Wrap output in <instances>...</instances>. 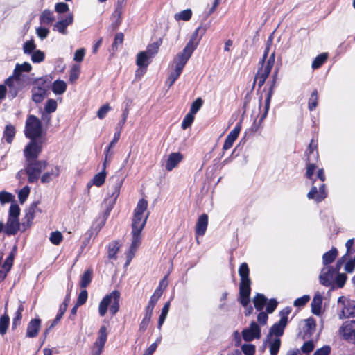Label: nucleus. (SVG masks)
<instances>
[{
	"label": "nucleus",
	"instance_id": "26",
	"mask_svg": "<svg viewBox=\"0 0 355 355\" xmlns=\"http://www.w3.org/2000/svg\"><path fill=\"white\" fill-rule=\"evenodd\" d=\"M146 223H147L146 218H144L142 221L139 220L135 221V218H132V224H131V228H132L131 234L141 238V232L144 229Z\"/></svg>",
	"mask_w": 355,
	"mask_h": 355
},
{
	"label": "nucleus",
	"instance_id": "11",
	"mask_svg": "<svg viewBox=\"0 0 355 355\" xmlns=\"http://www.w3.org/2000/svg\"><path fill=\"white\" fill-rule=\"evenodd\" d=\"M168 285L167 280V275H165L159 282V286L156 288L153 295L150 296L148 303L146 308L150 309L153 311L156 304L159 299L163 294L164 290H165Z\"/></svg>",
	"mask_w": 355,
	"mask_h": 355
},
{
	"label": "nucleus",
	"instance_id": "40",
	"mask_svg": "<svg viewBox=\"0 0 355 355\" xmlns=\"http://www.w3.org/2000/svg\"><path fill=\"white\" fill-rule=\"evenodd\" d=\"M162 44V38L159 37L155 42L148 44L145 51L151 57L153 58L159 51V49Z\"/></svg>",
	"mask_w": 355,
	"mask_h": 355
},
{
	"label": "nucleus",
	"instance_id": "43",
	"mask_svg": "<svg viewBox=\"0 0 355 355\" xmlns=\"http://www.w3.org/2000/svg\"><path fill=\"white\" fill-rule=\"evenodd\" d=\"M60 175V167L56 166L54 169L51 171L45 172L41 176V182L43 184L49 183L51 180V177L57 178Z\"/></svg>",
	"mask_w": 355,
	"mask_h": 355
},
{
	"label": "nucleus",
	"instance_id": "14",
	"mask_svg": "<svg viewBox=\"0 0 355 355\" xmlns=\"http://www.w3.org/2000/svg\"><path fill=\"white\" fill-rule=\"evenodd\" d=\"M339 333L345 340L353 338L355 343V320L345 321L340 327Z\"/></svg>",
	"mask_w": 355,
	"mask_h": 355
},
{
	"label": "nucleus",
	"instance_id": "23",
	"mask_svg": "<svg viewBox=\"0 0 355 355\" xmlns=\"http://www.w3.org/2000/svg\"><path fill=\"white\" fill-rule=\"evenodd\" d=\"M338 256V250L337 248L332 246L329 250L324 252L322 255L323 268H325V270H327V267L331 266V263L335 261Z\"/></svg>",
	"mask_w": 355,
	"mask_h": 355
},
{
	"label": "nucleus",
	"instance_id": "16",
	"mask_svg": "<svg viewBox=\"0 0 355 355\" xmlns=\"http://www.w3.org/2000/svg\"><path fill=\"white\" fill-rule=\"evenodd\" d=\"M322 302V295L319 291L315 292L311 304V311L313 315L320 317L323 314Z\"/></svg>",
	"mask_w": 355,
	"mask_h": 355
},
{
	"label": "nucleus",
	"instance_id": "52",
	"mask_svg": "<svg viewBox=\"0 0 355 355\" xmlns=\"http://www.w3.org/2000/svg\"><path fill=\"white\" fill-rule=\"evenodd\" d=\"M31 192V187L28 185L23 187L18 192V198L19 203L24 205L29 196Z\"/></svg>",
	"mask_w": 355,
	"mask_h": 355
},
{
	"label": "nucleus",
	"instance_id": "12",
	"mask_svg": "<svg viewBox=\"0 0 355 355\" xmlns=\"http://www.w3.org/2000/svg\"><path fill=\"white\" fill-rule=\"evenodd\" d=\"M73 23V15L68 13L65 17L59 19L53 26V31H57L62 35L67 34V27Z\"/></svg>",
	"mask_w": 355,
	"mask_h": 355
},
{
	"label": "nucleus",
	"instance_id": "8",
	"mask_svg": "<svg viewBox=\"0 0 355 355\" xmlns=\"http://www.w3.org/2000/svg\"><path fill=\"white\" fill-rule=\"evenodd\" d=\"M202 27V22L200 23V26L196 28L193 33L191 34L189 42L186 44L183 49L178 53L184 55L187 59H190L194 51L197 49L199 45L200 37V31Z\"/></svg>",
	"mask_w": 355,
	"mask_h": 355
},
{
	"label": "nucleus",
	"instance_id": "9",
	"mask_svg": "<svg viewBox=\"0 0 355 355\" xmlns=\"http://www.w3.org/2000/svg\"><path fill=\"white\" fill-rule=\"evenodd\" d=\"M107 329L104 324L100 327L98 331V336L96 341L93 344L91 355H101L103 351L104 347L107 340Z\"/></svg>",
	"mask_w": 355,
	"mask_h": 355
},
{
	"label": "nucleus",
	"instance_id": "24",
	"mask_svg": "<svg viewBox=\"0 0 355 355\" xmlns=\"http://www.w3.org/2000/svg\"><path fill=\"white\" fill-rule=\"evenodd\" d=\"M148 200H146L145 198H141L138 200L137 206L133 211L132 218H135V221H137V220H142V216L144 213L146 211L148 208Z\"/></svg>",
	"mask_w": 355,
	"mask_h": 355
},
{
	"label": "nucleus",
	"instance_id": "58",
	"mask_svg": "<svg viewBox=\"0 0 355 355\" xmlns=\"http://www.w3.org/2000/svg\"><path fill=\"white\" fill-rule=\"evenodd\" d=\"M195 119V115L191 112H188L184 117L182 123L181 128L182 130H187L190 128L193 123Z\"/></svg>",
	"mask_w": 355,
	"mask_h": 355
},
{
	"label": "nucleus",
	"instance_id": "6",
	"mask_svg": "<svg viewBox=\"0 0 355 355\" xmlns=\"http://www.w3.org/2000/svg\"><path fill=\"white\" fill-rule=\"evenodd\" d=\"M347 259L346 255H343L337 260L334 266L327 267V270L325 271V268H322L318 277L320 284L324 286H329L331 284V276H334V273L340 272Z\"/></svg>",
	"mask_w": 355,
	"mask_h": 355
},
{
	"label": "nucleus",
	"instance_id": "32",
	"mask_svg": "<svg viewBox=\"0 0 355 355\" xmlns=\"http://www.w3.org/2000/svg\"><path fill=\"white\" fill-rule=\"evenodd\" d=\"M153 312V311L150 310V309L145 308L144 315L139 326V331L141 332V334L144 333L146 331L148 326L150 322Z\"/></svg>",
	"mask_w": 355,
	"mask_h": 355
},
{
	"label": "nucleus",
	"instance_id": "34",
	"mask_svg": "<svg viewBox=\"0 0 355 355\" xmlns=\"http://www.w3.org/2000/svg\"><path fill=\"white\" fill-rule=\"evenodd\" d=\"M305 328L304 329V333L305 336H311L316 329V320L311 316L307 319H305Z\"/></svg>",
	"mask_w": 355,
	"mask_h": 355
},
{
	"label": "nucleus",
	"instance_id": "20",
	"mask_svg": "<svg viewBox=\"0 0 355 355\" xmlns=\"http://www.w3.org/2000/svg\"><path fill=\"white\" fill-rule=\"evenodd\" d=\"M49 89H51V86H46L44 88L40 87V89L36 90L35 86H33L31 89V99L36 103L39 104L43 101V100L48 96Z\"/></svg>",
	"mask_w": 355,
	"mask_h": 355
},
{
	"label": "nucleus",
	"instance_id": "18",
	"mask_svg": "<svg viewBox=\"0 0 355 355\" xmlns=\"http://www.w3.org/2000/svg\"><path fill=\"white\" fill-rule=\"evenodd\" d=\"M348 279V276L345 272L334 273V276H331V284L329 285L330 291L335 289L343 288Z\"/></svg>",
	"mask_w": 355,
	"mask_h": 355
},
{
	"label": "nucleus",
	"instance_id": "10",
	"mask_svg": "<svg viewBox=\"0 0 355 355\" xmlns=\"http://www.w3.org/2000/svg\"><path fill=\"white\" fill-rule=\"evenodd\" d=\"M243 339L245 342H251L261 337V328L254 320H252L248 327L241 331Z\"/></svg>",
	"mask_w": 355,
	"mask_h": 355
},
{
	"label": "nucleus",
	"instance_id": "47",
	"mask_svg": "<svg viewBox=\"0 0 355 355\" xmlns=\"http://www.w3.org/2000/svg\"><path fill=\"white\" fill-rule=\"evenodd\" d=\"M10 325V317L5 312L0 316V334L4 336L8 329Z\"/></svg>",
	"mask_w": 355,
	"mask_h": 355
},
{
	"label": "nucleus",
	"instance_id": "35",
	"mask_svg": "<svg viewBox=\"0 0 355 355\" xmlns=\"http://www.w3.org/2000/svg\"><path fill=\"white\" fill-rule=\"evenodd\" d=\"M124 179L117 178L116 182L114 186V191L110 195V198L108 200V202L115 205L117 198L120 195L121 188L123 184Z\"/></svg>",
	"mask_w": 355,
	"mask_h": 355
},
{
	"label": "nucleus",
	"instance_id": "27",
	"mask_svg": "<svg viewBox=\"0 0 355 355\" xmlns=\"http://www.w3.org/2000/svg\"><path fill=\"white\" fill-rule=\"evenodd\" d=\"M93 269L89 268L80 275L79 282L80 288H86L91 284L93 279Z\"/></svg>",
	"mask_w": 355,
	"mask_h": 355
},
{
	"label": "nucleus",
	"instance_id": "29",
	"mask_svg": "<svg viewBox=\"0 0 355 355\" xmlns=\"http://www.w3.org/2000/svg\"><path fill=\"white\" fill-rule=\"evenodd\" d=\"M151 57L144 51H139L137 55L136 64L139 67L147 68L151 62Z\"/></svg>",
	"mask_w": 355,
	"mask_h": 355
},
{
	"label": "nucleus",
	"instance_id": "63",
	"mask_svg": "<svg viewBox=\"0 0 355 355\" xmlns=\"http://www.w3.org/2000/svg\"><path fill=\"white\" fill-rule=\"evenodd\" d=\"M15 200V196L8 191H0V203L5 205L6 203L12 202Z\"/></svg>",
	"mask_w": 355,
	"mask_h": 355
},
{
	"label": "nucleus",
	"instance_id": "19",
	"mask_svg": "<svg viewBox=\"0 0 355 355\" xmlns=\"http://www.w3.org/2000/svg\"><path fill=\"white\" fill-rule=\"evenodd\" d=\"M5 228V234L8 236L16 235L19 231L21 230L19 219L8 218Z\"/></svg>",
	"mask_w": 355,
	"mask_h": 355
},
{
	"label": "nucleus",
	"instance_id": "31",
	"mask_svg": "<svg viewBox=\"0 0 355 355\" xmlns=\"http://www.w3.org/2000/svg\"><path fill=\"white\" fill-rule=\"evenodd\" d=\"M18 247L16 244H15L12 247L11 250L10 251L8 257L6 258L3 265L2 268H7L8 270H11L13 265H14V261L15 258L17 253Z\"/></svg>",
	"mask_w": 355,
	"mask_h": 355
},
{
	"label": "nucleus",
	"instance_id": "38",
	"mask_svg": "<svg viewBox=\"0 0 355 355\" xmlns=\"http://www.w3.org/2000/svg\"><path fill=\"white\" fill-rule=\"evenodd\" d=\"M285 329L280 323L276 322L269 329V333L267 335L268 339H271L272 335L275 336L276 338L281 337L283 336Z\"/></svg>",
	"mask_w": 355,
	"mask_h": 355
},
{
	"label": "nucleus",
	"instance_id": "41",
	"mask_svg": "<svg viewBox=\"0 0 355 355\" xmlns=\"http://www.w3.org/2000/svg\"><path fill=\"white\" fill-rule=\"evenodd\" d=\"M311 157H306V172H305V177L308 180H313V175L315 172V170L317 169L318 166L315 163L311 162Z\"/></svg>",
	"mask_w": 355,
	"mask_h": 355
},
{
	"label": "nucleus",
	"instance_id": "56",
	"mask_svg": "<svg viewBox=\"0 0 355 355\" xmlns=\"http://www.w3.org/2000/svg\"><path fill=\"white\" fill-rule=\"evenodd\" d=\"M53 79V76L51 74H47L41 76L39 84L35 86L36 90L40 89V87L44 88L46 86H51V83Z\"/></svg>",
	"mask_w": 355,
	"mask_h": 355
},
{
	"label": "nucleus",
	"instance_id": "60",
	"mask_svg": "<svg viewBox=\"0 0 355 355\" xmlns=\"http://www.w3.org/2000/svg\"><path fill=\"white\" fill-rule=\"evenodd\" d=\"M63 240V235L60 231L51 232L49 236V241L55 245H58Z\"/></svg>",
	"mask_w": 355,
	"mask_h": 355
},
{
	"label": "nucleus",
	"instance_id": "21",
	"mask_svg": "<svg viewBox=\"0 0 355 355\" xmlns=\"http://www.w3.org/2000/svg\"><path fill=\"white\" fill-rule=\"evenodd\" d=\"M141 242V238L137 237L135 235H132V241L130 246L126 252V260L124 263V267H127L130 265L132 259L135 257V252L137 251Z\"/></svg>",
	"mask_w": 355,
	"mask_h": 355
},
{
	"label": "nucleus",
	"instance_id": "59",
	"mask_svg": "<svg viewBox=\"0 0 355 355\" xmlns=\"http://www.w3.org/2000/svg\"><path fill=\"white\" fill-rule=\"evenodd\" d=\"M311 296L309 295H304L294 300L293 306L297 309H301L306 306V304L309 302Z\"/></svg>",
	"mask_w": 355,
	"mask_h": 355
},
{
	"label": "nucleus",
	"instance_id": "4",
	"mask_svg": "<svg viewBox=\"0 0 355 355\" xmlns=\"http://www.w3.org/2000/svg\"><path fill=\"white\" fill-rule=\"evenodd\" d=\"M28 75L15 70L12 75L6 78V83L9 85L8 98L10 100L17 96L19 92L24 88L25 84L28 85Z\"/></svg>",
	"mask_w": 355,
	"mask_h": 355
},
{
	"label": "nucleus",
	"instance_id": "45",
	"mask_svg": "<svg viewBox=\"0 0 355 355\" xmlns=\"http://www.w3.org/2000/svg\"><path fill=\"white\" fill-rule=\"evenodd\" d=\"M193 12L191 8H187L183 10L178 13H175L174 15V19L177 21H188L192 17Z\"/></svg>",
	"mask_w": 355,
	"mask_h": 355
},
{
	"label": "nucleus",
	"instance_id": "37",
	"mask_svg": "<svg viewBox=\"0 0 355 355\" xmlns=\"http://www.w3.org/2000/svg\"><path fill=\"white\" fill-rule=\"evenodd\" d=\"M64 315V314H62L60 311H58L55 318L51 322V324L44 330L41 337V338H42V345L45 342L49 331L60 322Z\"/></svg>",
	"mask_w": 355,
	"mask_h": 355
},
{
	"label": "nucleus",
	"instance_id": "50",
	"mask_svg": "<svg viewBox=\"0 0 355 355\" xmlns=\"http://www.w3.org/2000/svg\"><path fill=\"white\" fill-rule=\"evenodd\" d=\"M80 74V66L78 64H74L69 71V82L73 83L79 78Z\"/></svg>",
	"mask_w": 355,
	"mask_h": 355
},
{
	"label": "nucleus",
	"instance_id": "22",
	"mask_svg": "<svg viewBox=\"0 0 355 355\" xmlns=\"http://www.w3.org/2000/svg\"><path fill=\"white\" fill-rule=\"evenodd\" d=\"M183 159V155L180 152L171 153L168 156L166 162L165 168L168 171H171L178 166L180 162Z\"/></svg>",
	"mask_w": 355,
	"mask_h": 355
},
{
	"label": "nucleus",
	"instance_id": "51",
	"mask_svg": "<svg viewBox=\"0 0 355 355\" xmlns=\"http://www.w3.org/2000/svg\"><path fill=\"white\" fill-rule=\"evenodd\" d=\"M31 60L34 64H40L45 59V53L40 50L36 49L32 54L30 55Z\"/></svg>",
	"mask_w": 355,
	"mask_h": 355
},
{
	"label": "nucleus",
	"instance_id": "13",
	"mask_svg": "<svg viewBox=\"0 0 355 355\" xmlns=\"http://www.w3.org/2000/svg\"><path fill=\"white\" fill-rule=\"evenodd\" d=\"M42 323V320L38 315L32 318L27 324L26 338H36L40 331Z\"/></svg>",
	"mask_w": 355,
	"mask_h": 355
},
{
	"label": "nucleus",
	"instance_id": "57",
	"mask_svg": "<svg viewBox=\"0 0 355 355\" xmlns=\"http://www.w3.org/2000/svg\"><path fill=\"white\" fill-rule=\"evenodd\" d=\"M24 308L23 304L21 302L15 313V315L12 318V323L18 326H19L21 324V320L23 316L22 313L24 311Z\"/></svg>",
	"mask_w": 355,
	"mask_h": 355
},
{
	"label": "nucleus",
	"instance_id": "1",
	"mask_svg": "<svg viewBox=\"0 0 355 355\" xmlns=\"http://www.w3.org/2000/svg\"><path fill=\"white\" fill-rule=\"evenodd\" d=\"M29 139L23 150L25 158L24 172L28 175V182L33 184L39 180L42 172L46 168L48 162L44 159H38L42 152L45 138Z\"/></svg>",
	"mask_w": 355,
	"mask_h": 355
},
{
	"label": "nucleus",
	"instance_id": "46",
	"mask_svg": "<svg viewBox=\"0 0 355 355\" xmlns=\"http://www.w3.org/2000/svg\"><path fill=\"white\" fill-rule=\"evenodd\" d=\"M21 209L16 200H13L8 210V218L19 219Z\"/></svg>",
	"mask_w": 355,
	"mask_h": 355
},
{
	"label": "nucleus",
	"instance_id": "39",
	"mask_svg": "<svg viewBox=\"0 0 355 355\" xmlns=\"http://www.w3.org/2000/svg\"><path fill=\"white\" fill-rule=\"evenodd\" d=\"M114 207V205L110 202L107 203L105 209L103 212V216L100 218L101 220L96 227V230H97V232H99L101 230V228L105 225L106 220L108 218L110 212L113 209Z\"/></svg>",
	"mask_w": 355,
	"mask_h": 355
},
{
	"label": "nucleus",
	"instance_id": "28",
	"mask_svg": "<svg viewBox=\"0 0 355 355\" xmlns=\"http://www.w3.org/2000/svg\"><path fill=\"white\" fill-rule=\"evenodd\" d=\"M107 258L112 260L117 259V254L120 250V245L117 240H114L107 245Z\"/></svg>",
	"mask_w": 355,
	"mask_h": 355
},
{
	"label": "nucleus",
	"instance_id": "5",
	"mask_svg": "<svg viewBox=\"0 0 355 355\" xmlns=\"http://www.w3.org/2000/svg\"><path fill=\"white\" fill-rule=\"evenodd\" d=\"M114 142H116L115 139H114V141L111 142L110 145H107L105 147L104 150L105 157L102 164V169L100 172L95 174L92 179H91L90 181L87 182L86 187L87 193H89L90 188L93 185L100 187L105 183L107 174L106 168L110 164V159H107V153L110 148H111L114 145Z\"/></svg>",
	"mask_w": 355,
	"mask_h": 355
},
{
	"label": "nucleus",
	"instance_id": "3",
	"mask_svg": "<svg viewBox=\"0 0 355 355\" xmlns=\"http://www.w3.org/2000/svg\"><path fill=\"white\" fill-rule=\"evenodd\" d=\"M47 128H44L40 119L33 114H29L26 119L24 135L27 139L45 138Z\"/></svg>",
	"mask_w": 355,
	"mask_h": 355
},
{
	"label": "nucleus",
	"instance_id": "62",
	"mask_svg": "<svg viewBox=\"0 0 355 355\" xmlns=\"http://www.w3.org/2000/svg\"><path fill=\"white\" fill-rule=\"evenodd\" d=\"M124 40V34L122 32L116 33L114 41L112 44L111 49L113 53L118 50V46L121 44Z\"/></svg>",
	"mask_w": 355,
	"mask_h": 355
},
{
	"label": "nucleus",
	"instance_id": "49",
	"mask_svg": "<svg viewBox=\"0 0 355 355\" xmlns=\"http://www.w3.org/2000/svg\"><path fill=\"white\" fill-rule=\"evenodd\" d=\"M281 347V339L279 338H275L273 340L270 339L269 344V349L270 355H277Z\"/></svg>",
	"mask_w": 355,
	"mask_h": 355
},
{
	"label": "nucleus",
	"instance_id": "42",
	"mask_svg": "<svg viewBox=\"0 0 355 355\" xmlns=\"http://www.w3.org/2000/svg\"><path fill=\"white\" fill-rule=\"evenodd\" d=\"M55 19L52 12L49 9H45L40 16V23L41 24L51 25Z\"/></svg>",
	"mask_w": 355,
	"mask_h": 355
},
{
	"label": "nucleus",
	"instance_id": "55",
	"mask_svg": "<svg viewBox=\"0 0 355 355\" xmlns=\"http://www.w3.org/2000/svg\"><path fill=\"white\" fill-rule=\"evenodd\" d=\"M57 107V101L53 98H48L44 104L43 112H47V114H51L56 111Z\"/></svg>",
	"mask_w": 355,
	"mask_h": 355
},
{
	"label": "nucleus",
	"instance_id": "36",
	"mask_svg": "<svg viewBox=\"0 0 355 355\" xmlns=\"http://www.w3.org/2000/svg\"><path fill=\"white\" fill-rule=\"evenodd\" d=\"M328 58L329 53L327 52L318 54L312 62V69L313 70L320 69L327 61Z\"/></svg>",
	"mask_w": 355,
	"mask_h": 355
},
{
	"label": "nucleus",
	"instance_id": "30",
	"mask_svg": "<svg viewBox=\"0 0 355 355\" xmlns=\"http://www.w3.org/2000/svg\"><path fill=\"white\" fill-rule=\"evenodd\" d=\"M254 309L257 311H263L268 302V298L263 293H257L252 299Z\"/></svg>",
	"mask_w": 355,
	"mask_h": 355
},
{
	"label": "nucleus",
	"instance_id": "53",
	"mask_svg": "<svg viewBox=\"0 0 355 355\" xmlns=\"http://www.w3.org/2000/svg\"><path fill=\"white\" fill-rule=\"evenodd\" d=\"M318 104V90L315 89L311 94L308 101V108L310 111H313Z\"/></svg>",
	"mask_w": 355,
	"mask_h": 355
},
{
	"label": "nucleus",
	"instance_id": "7",
	"mask_svg": "<svg viewBox=\"0 0 355 355\" xmlns=\"http://www.w3.org/2000/svg\"><path fill=\"white\" fill-rule=\"evenodd\" d=\"M189 60V59H187L186 56L180 53H178L174 58L173 61L175 64V69L169 73L166 81V85L168 86V89L173 85L175 82L180 77Z\"/></svg>",
	"mask_w": 355,
	"mask_h": 355
},
{
	"label": "nucleus",
	"instance_id": "17",
	"mask_svg": "<svg viewBox=\"0 0 355 355\" xmlns=\"http://www.w3.org/2000/svg\"><path fill=\"white\" fill-rule=\"evenodd\" d=\"M209 217L205 213L200 214L196 221L195 234L196 236H204L208 226Z\"/></svg>",
	"mask_w": 355,
	"mask_h": 355
},
{
	"label": "nucleus",
	"instance_id": "33",
	"mask_svg": "<svg viewBox=\"0 0 355 355\" xmlns=\"http://www.w3.org/2000/svg\"><path fill=\"white\" fill-rule=\"evenodd\" d=\"M15 127L13 125L9 123L7 124L4 128L3 137L7 144H11L15 138Z\"/></svg>",
	"mask_w": 355,
	"mask_h": 355
},
{
	"label": "nucleus",
	"instance_id": "48",
	"mask_svg": "<svg viewBox=\"0 0 355 355\" xmlns=\"http://www.w3.org/2000/svg\"><path fill=\"white\" fill-rule=\"evenodd\" d=\"M250 291H239L238 302L243 307H246L250 302Z\"/></svg>",
	"mask_w": 355,
	"mask_h": 355
},
{
	"label": "nucleus",
	"instance_id": "2",
	"mask_svg": "<svg viewBox=\"0 0 355 355\" xmlns=\"http://www.w3.org/2000/svg\"><path fill=\"white\" fill-rule=\"evenodd\" d=\"M121 293L119 291L114 289L111 293L105 295L101 300L98 306L99 315L103 317L108 309L112 316L115 315L120 309Z\"/></svg>",
	"mask_w": 355,
	"mask_h": 355
},
{
	"label": "nucleus",
	"instance_id": "61",
	"mask_svg": "<svg viewBox=\"0 0 355 355\" xmlns=\"http://www.w3.org/2000/svg\"><path fill=\"white\" fill-rule=\"evenodd\" d=\"M55 11L59 15L69 13V6L68 3L64 1L58 2L54 6Z\"/></svg>",
	"mask_w": 355,
	"mask_h": 355
},
{
	"label": "nucleus",
	"instance_id": "54",
	"mask_svg": "<svg viewBox=\"0 0 355 355\" xmlns=\"http://www.w3.org/2000/svg\"><path fill=\"white\" fill-rule=\"evenodd\" d=\"M204 103V101L201 97L196 98L191 104L189 112L196 115L201 109Z\"/></svg>",
	"mask_w": 355,
	"mask_h": 355
},
{
	"label": "nucleus",
	"instance_id": "64",
	"mask_svg": "<svg viewBox=\"0 0 355 355\" xmlns=\"http://www.w3.org/2000/svg\"><path fill=\"white\" fill-rule=\"evenodd\" d=\"M241 349L245 355H254L256 353V346L252 343H243Z\"/></svg>",
	"mask_w": 355,
	"mask_h": 355
},
{
	"label": "nucleus",
	"instance_id": "15",
	"mask_svg": "<svg viewBox=\"0 0 355 355\" xmlns=\"http://www.w3.org/2000/svg\"><path fill=\"white\" fill-rule=\"evenodd\" d=\"M241 130V122H238L235 127L227 135L223 146V150H227L232 147L234 141L238 138Z\"/></svg>",
	"mask_w": 355,
	"mask_h": 355
},
{
	"label": "nucleus",
	"instance_id": "25",
	"mask_svg": "<svg viewBox=\"0 0 355 355\" xmlns=\"http://www.w3.org/2000/svg\"><path fill=\"white\" fill-rule=\"evenodd\" d=\"M51 91L55 95L60 96L67 91V84L64 80L58 78L53 82L51 81Z\"/></svg>",
	"mask_w": 355,
	"mask_h": 355
},
{
	"label": "nucleus",
	"instance_id": "44",
	"mask_svg": "<svg viewBox=\"0 0 355 355\" xmlns=\"http://www.w3.org/2000/svg\"><path fill=\"white\" fill-rule=\"evenodd\" d=\"M24 54L30 55L37 49V45L33 37L24 42L22 46Z\"/></svg>",
	"mask_w": 355,
	"mask_h": 355
}]
</instances>
